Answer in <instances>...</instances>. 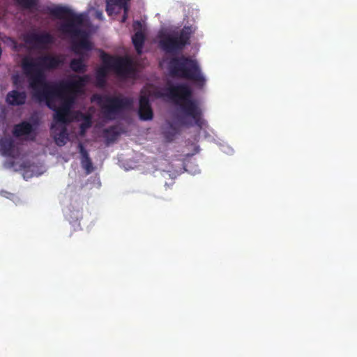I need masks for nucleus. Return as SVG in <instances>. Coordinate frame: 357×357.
<instances>
[{
	"label": "nucleus",
	"mask_w": 357,
	"mask_h": 357,
	"mask_svg": "<svg viewBox=\"0 0 357 357\" xmlns=\"http://www.w3.org/2000/svg\"><path fill=\"white\" fill-rule=\"evenodd\" d=\"M73 77H77V82L63 83L60 87L52 89V93H46L45 91L33 93L35 99L45 102L48 108L55 112L54 120L56 122L66 123L68 121V116L77 96L89 79L87 75Z\"/></svg>",
	"instance_id": "nucleus-1"
},
{
	"label": "nucleus",
	"mask_w": 357,
	"mask_h": 357,
	"mask_svg": "<svg viewBox=\"0 0 357 357\" xmlns=\"http://www.w3.org/2000/svg\"><path fill=\"white\" fill-rule=\"evenodd\" d=\"M63 63V59L61 55L46 54L36 59L24 58L22 60V67L33 93L45 91L46 93H52V89L60 87L63 83L77 82V77L61 80L59 82H50L46 80L45 70H55Z\"/></svg>",
	"instance_id": "nucleus-2"
},
{
	"label": "nucleus",
	"mask_w": 357,
	"mask_h": 357,
	"mask_svg": "<svg viewBox=\"0 0 357 357\" xmlns=\"http://www.w3.org/2000/svg\"><path fill=\"white\" fill-rule=\"evenodd\" d=\"M50 13L57 19L66 20L59 26V31L70 36L72 41V50L76 54L82 56L80 50H91L92 44L87 38L85 31L79 28L84 21V15L82 13H75L71 9L66 6H56L49 9Z\"/></svg>",
	"instance_id": "nucleus-3"
},
{
	"label": "nucleus",
	"mask_w": 357,
	"mask_h": 357,
	"mask_svg": "<svg viewBox=\"0 0 357 357\" xmlns=\"http://www.w3.org/2000/svg\"><path fill=\"white\" fill-rule=\"evenodd\" d=\"M163 96L170 98L181 111L187 116L193 119L195 123L199 128H202L206 121L202 119V112L196 100L192 98V91L185 84L171 85L166 89Z\"/></svg>",
	"instance_id": "nucleus-4"
},
{
	"label": "nucleus",
	"mask_w": 357,
	"mask_h": 357,
	"mask_svg": "<svg viewBox=\"0 0 357 357\" xmlns=\"http://www.w3.org/2000/svg\"><path fill=\"white\" fill-rule=\"evenodd\" d=\"M168 68L172 77L190 80L199 87L205 84L206 79L198 62L190 56L182 55L172 57L169 61Z\"/></svg>",
	"instance_id": "nucleus-5"
},
{
	"label": "nucleus",
	"mask_w": 357,
	"mask_h": 357,
	"mask_svg": "<svg viewBox=\"0 0 357 357\" xmlns=\"http://www.w3.org/2000/svg\"><path fill=\"white\" fill-rule=\"evenodd\" d=\"M101 60L103 66L98 68L96 71L97 86L103 87L106 83V77L109 69H113L119 76L126 77L133 71L132 61L127 57H114L104 51H101Z\"/></svg>",
	"instance_id": "nucleus-6"
},
{
	"label": "nucleus",
	"mask_w": 357,
	"mask_h": 357,
	"mask_svg": "<svg viewBox=\"0 0 357 357\" xmlns=\"http://www.w3.org/2000/svg\"><path fill=\"white\" fill-rule=\"evenodd\" d=\"M192 29L184 26L178 33H162L160 36L158 47L166 54L176 56L190 43Z\"/></svg>",
	"instance_id": "nucleus-7"
},
{
	"label": "nucleus",
	"mask_w": 357,
	"mask_h": 357,
	"mask_svg": "<svg viewBox=\"0 0 357 357\" xmlns=\"http://www.w3.org/2000/svg\"><path fill=\"white\" fill-rule=\"evenodd\" d=\"M93 99L97 100L104 116L110 120L114 119L115 115L121 111L131 109L133 105L132 99L126 97L95 95Z\"/></svg>",
	"instance_id": "nucleus-8"
},
{
	"label": "nucleus",
	"mask_w": 357,
	"mask_h": 357,
	"mask_svg": "<svg viewBox=\"0 0 357 357\" xmlns=\"http://www.w3.org/2000/svg\"><path fill=\"white\" fill-rule=\"evenodd\" d=\"M35 128L32 124L26 121H23L13 126L12 134L15 137L27 136L31 140L36 139V134Z\"/></svg>",
	"instance_id": "nucleus-9"
},
{
	"label": "nucleus",
	"mask_w": 357,
	"mask_h": 357,
	"mask_svg": "<svg viewBox=\"0 0 357 357\" xmlns=\"http://www.w3.org/2000/svg\"><path fill=\"white\" fill-rule=\"evenodd\" d=\"M135 31L132 37V42L138 54H141L146 39V35L143 30V24L140 21H135L132 24Z\"/></svg>",
	"instance_id": "nucleus-10"
},
{
	"label": "nucleus",
	"mask_w": 357,
	"mask_h": 357,
	"mask_svg": "<svg viewBox=\"0 0 357 357\" xmlns=\"http://www.w3.org/2000/svg\"><path fill=\"white\" fill-rule=\"evenodd\" d=\"M26 43L38 47L40 45H49L53 43V37L49 33H31L26 38Z\"/></svg>",
	"instance_id": "nucleus-11"
},
{
	"label": "nucleus",
	"mask_w": 357,
	"mask_h": 357,
	"mask_svg": "<svg viewBox=\"0 0 357 357\" xmlns=\"http://www.w3.org/2000/svg\"><path fill=\"white\" fill-rule=\"evenodd\" d=\"M139 116L144 121L151 120L153 116L149 98L146 96H141L139 98Z\"/></svg>",
	"instance_id": "nucleus-12"
},
{
	"label": "nucleus",
	"mask_w": 357,
	"mask_h": 357,
	"mask_svg": "<svg viewBox=\"0 0 357 357\" xmlns=\"http://www.w3.org/2000/svg\"><path fill=\"white\" fill-rule=\"evenodd\" d=\"M78 149L81 155V166L85 170L86 174H89L94 170L92 160L87 150L82 143H79Z\"/></svg>",
	"instance_id": "nucleus-13"
},
{
	"label": "nucleus",
	"mask_w": 357,
	"mask_h": 357,
	"mask_svg": "<svg viewBox=\"0 0 357 357\" xmlns=\"http://www.w3.org/2000/svg\"><path fill=\"white\" fill-rule=\"evenodd\" d=\"M26 94L24 91L13 90L8 93L6 100L8 105L13 106L22 105L25 103Z\"/></svg>",
	"instance_id": "nucleus-14"
},
{
	"label": "nucleus",
	"mask_w": 357,
	"mask_h": 357,
	"mask_svg": "<svg viewBox=\"0 0 357 357\" xmlns=\"http://www.w3.org/2000/svg\"><path fill=\"white\" fill-rule=\"evenodd\" d=\"M0 146L3 155H13L15 148V142L11 137L2 138L0 140Z\"/></svg>",
	"instance_id": "nucleus-15"
},
{
	"label": "nucleus",
	"mask_w": 357,
	"mask_h": 357,
	"mask_svg": "<svg viewBox=\"0 0 357 357\" xmlns=\"http://www.w3.org/2000/svg\"><path fill=\"white\" fill-rule=\"evenodd\" d=\"M70 69L77 73H84L87 70V66L84 63L83 56L77 59H73L70 62Z\"/></svg>",
	"instance_id": "nucleus-16"
},
{
	"label": "nucleus",
	"mask_w": 357,
	"mask_h": 357,
	"mask_svg": "<svg viewBox=\"0 0 357 357\" xmlns=\"http://www.w3.org/2000/svg\"><path fill=\"white\" fill-rule=\"evenodd\" d=\"M119 135L120 132L118 131L117 127L114 126L105 128L103 130V137L108 143L114 142Z\"/></svg>",
	"instance_id": "nucleus-17"
},
{
	"label": "nucleus",
	"mask_w": 357,
	"mask_h": 357,
	"mask_svg": "<svg viewBox=\"0 0 357 357\" xmlns=\"http://www.w3.org/2000/svg\"><path fill=\"white\" fill-rule=\"evenodd\" d=\"M68 133L66 128H63L57 137H55L56 144L59 146H63L66 143Z\"/></svg>",
	"instance_id": "nucleus-18"
},
{
	"label": "nucleus",
	"mask_w": 357,
	"mask_h": 357,
	"mask_svg": "<svg viewBox=\"0 0 357 357\" xmlns=\"http://www.w3.org/2000/svg\"><path fill=\"white\" fill-rule=\"evenodd\" d=\"M17 3L25 9H33L38 5V0H17Z\"/></svg>",
	"instance_id": "nucleus-19"
},
{
	"label": "nucleus",
	"mask_w": 357,
	"mask_h": 357,
	"mask_svg": "<svg viewBox=\"0 0 357 357\" xmlns=\"http://www.w3.org/2000/svg\"><path fill=\"white\" fill-rule=\"evenodd\" d=\"M178 131L172 124L169 125V130L164 132V136L168 141H172Z\"/></svg>",
	"instance_id": "nucleus-20"
},
{
	"label": "nucleus",
	"mask_w": 357,
	"mask_h": 357,
	"mask_svg": "<svg viewBox=\"0 0 357 357\" xmlns=\"http://www.w3.org/2000/svg\"><path fill=\"white\" fill-rule=\"evenodd\" d=\"M91 119L89 116L84 117V121L80 124V129L82 132L85 131L86 129L91 126Z\"/></svg>",
	"instance_id": "nucleus-21"
},
{
	"label": "nucleus",
	"mask_w": 357,
	"mask_h": 357,
	"mask_svg": "<svg viewBox=\"0 0 357 357\" xmlns=\"http://www.w3.org/2000/svg\"><path fill=\"white\" fill-rule=\"evenodd\" d=\"M107 12L108 13L109 15H110V13H109V7L107 6V9H106Z\"/></svg>",
	"instance_id": "nucleus-22"
},
{
	"label": "nucleus",
	"mask_w": 357,
	"mask_h": 357,
	"mask_svg": "<svg viewBox=\"0 0 357 357\" xmlns=\"http://www.w3.org/2000/svg\"><path fill=\"white\" fill-rule=\"evenodd\" d=\"M126 18V16H123V22L125 21Z\"/></svg>",
	"instance_id": "nucleus-23"
}]
</instances>
